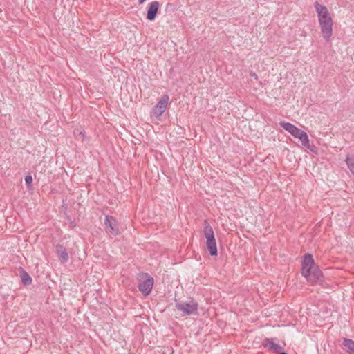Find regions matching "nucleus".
<instances>
[{
    "label": "nucleus",
    "instance_id": "obj_1",
    "mask_svg": "<svg viewBox=\"0 0 354 354\" xmlns=\"http://www.w3.org/2000/svg\"><path fill=\"white\" fill-rule=\"evenodd\" d=\"M314 7L317 15L318 22L323 38L326 42H329L333 35V19L326 6L315 1Z\"/></svg>",
    "mask_w": 354,
    "mask_h": 354
},
{
    "label": "nucleus",
    "instance_id": "obj_2",
    "mask_svg": "<svg viewBox=\"0 0 354 354\" xmlns=\"http://www.w3.org/2000/svg\"><path fill=\"white\" fill-rule=\"evenodd\" d=\"M301 274L312 284L323 281L322 272L319 267L315 264L313 256L310 254L304 255L302 261Z\"/></svg>",
    "mask_w": 354,
    "mask_h": 354
},
{
    "label": "nucleus",
    "instance_id": "obj_3",
    "mask_svg": "<svg viewBox=\"0 0 354 354\" xmlns=\"http://www.w3.org/2000/svg\"><path fill=\"white\" fill-rule=\"evenodd\" d=\"M279 124L281 127H283L286 131L290 133L295 138H298L301 141L303 146L310 149L311 151L313 150L310 148L308 136L304 131L299 129L298 127H297L296 126L290 122H280Z\"/></svg>",
    "mask_w": 354,
    "mask_h": 354
},
{
    "label": "nucleus",
    "instance_id": "obj_4",
    "mask_svg": "<svg viewBox=\"0 0 354 354\" xmlns=\"http://www.w3.org/2000/svg\"><path fill=\"white\" fill-rule=\"evenodd\" d=\"M203 233L206 238V245L212 256L218 254V250L212 227L206 223L203 228Z\"/></svg>",
    "mask_w": 354,
    "mask_h": 354
},
{
    "label": "nucleus",
    "instance_id": "obj_5",
    "mask_svg": "<svg viewBox=\"0 0 354 354\" xmlns=\"http://www.w3.org/2000/svg\"><path fill=\"white\" fill-rule=\"evenodd\" d=\"M176 307L184 315H192L197 313L198 305L197 302L192 300L186 302H177Z\"/></svg>",
    "mask_w": 354,
    "mask_h": 354
},
{
    "label": "nucleus",
    "instance_id": "obj_6",
    "mask_svg": "<svg viewBox=\"0 0 354 354\" xmlns=\"http://www.w3.org/2000/svg\"><path fill=\"white\" fill-rule=\"evenodd\" d=\"M262 346L268 351L279 354H287L283 347L277 344L274 338H266L262 342Z\"/></svg>",
    "mask_w": 354,
    "mask_h": 354
},
{
    "label": "nucleus",
    "instance_id": "obj_7",
    "mask_svg": "<svg viewBox=\"0 0 354 354\" xmlns=\"http://www.w3.org/2000/svg\"><path fill=\"white\" fill-rule=\"evenodd\" d=\"M104 225L106 230L108 233L113 236L119 234V227L117 220L112 216L106 215L104 218Z\"/></svg>",
    "mask_w": 354,
    "mask_h": 354
},
{
    "label": "nucleus",
    "instance_id": "obj_8",
    "mask_svg": "<svg viewBox=\"0 0 354 354\" xmlns=\"http://www.w3.org/2000/svg\"><path fill=\"white\" fill-rule=\"evenodd\" d=\"M153 286V278L147 274L146 278L140 282L138 289L145 296H147L151 292Z\"/></svg>",
    "mask_w": 354,
    "mask_h": 354
},
{
    "label": "nucleus",
    "instance_id": "obj_9",
    "mask_svg": "<svg viewBox=\"0 0 354 354\" xmlns=\"http://www.w3.org/2000/svg\"><path fill=\"white\" fill-rule=\"evenodd\" d=\"M169 99L167 95H164L161 97L160 100L153 109V113L156 116L159 117L165 111Z\"/></svg>",
    "mask_w": 354,
    "mask_h": 354
},
{
    "label": "nucleus",
    "instance_id": "obj_10",
    "mask_svg": "<svg viewBox=\"0 0 354 354\" xmlns=\"http://www.w3.org/2000/svg\"><path fill=\"white\" fill-rule=\"evenodd\" d=\"M160 3L157 1H152L147 12V19L149 21H153L156 17Z\"/></svg>",
    "mask_w": 354,
    "mask_h": 354
},
{
    "label": "nucleus",
    "instance_id": "obj_11",
    "mask_svg": "<svg viewBox=\"0 0 354 354\" xmlns=\"http://www.w3.org/2000/svg\"><path fill=\"white\" fill-rule=\"evenodd\" d=\"M343 344L349 354H354V341L351 339H344Z\"/></svg>",
    "mask_w": 354,
    "mask_h": 354
},
{
    "label": "nucleus",
    "instance_id": "obj_12",
    "mask_svg": "<svg viewBox=\"0 0 354 354\" xmlns=\"http://www.w3.org/2000/svg\"><path fill=\"white\" fill-rule=\"evenodd\" d=\"M57 250L59 257L61 259L62 263H66L68 259V254L66 250L63 247L59 246L57 248Z\"/></svg>",
    "mask_w": 354,
    "mask_h": 354
},
{
    "label": "nucleus",
    "instance_id": "obj_13",
    "mask_svg": "<svg viewBox=\"0 0 354 354\" xmlns=\"http://www.w3.org/2000/svg\"><path fill=\"white\" fill-rule=\"evenodd\" d=\"M346 163L350 171L354 176V156H347L346 158Z\"/></svg>",
    "mask_w": 354,
    "mask_h": 354
},
{
    "label": "nucleus",
    "instance_id": "obj_14",
    "mask_svg": "<svg viewBox=\"0 0 354 354\" xmlns=\"http://www.w3.org/2000/svg\"><path fill=\"white\" fill-rule=\"evenodd\" d=\"M21 281L24 285H30L32 283V279L30 275L25 271L21 274Z\"/></svg>",
    "mask_w": 354,
    "mask_h": 354
},
{
    "label": "nucleus",
    "instance_id": "obj_15",
    "mask_svg": "<svg viewBox=\"0 0 354 354\" xmlns=\"http://www.w3.org/2000/svg\"><path fill=\"white\" fill-rule=\"evenodd\" d=\"M25 183L27 185V187L30 189L32 187V177L31 175H27L25 176Z\"/></svg>",
    "mask_w": 354,
    "mask_h": 354
},
{
    "label": "nucleus",
    "instance_id": "obj_16",
    "mask_svg": "<svg viewBox=\"0 0 354 354\" xmlns=\"http://www.w3.org/2000/svg\"><path fill=\"white\" fill-rule=\"evenodd\" d=\"M250 75L251 77H252L254 80H258V76L255 73H250Z\"/></svg>",
    "mask_w": 354,
    "mask_h": 354
},
{
    "label": "nucleus",
    "instance_id": "obj_17",
    "mask_svg": "<svg viewBox=\"0 0 354 354\" xmlns=\"http://www.w3.org/2000/svg\"><path fill=\"white\" fill-rule=\"evenodd\" d=\"M76 225L75 223L73 221H70V227L71 228L75 227Z\"/></svg>",
    "mask_w": 354,
    "mask_h": 354
},
{
    "label": "nucleus",
    "instance_id": "obj_18",
    "mask_svg": "<svg viewBox=\"0 0 354 354\" xmlns=\"http://www.w3.org/2000/svg\"><path fill=\"white\" fill-rule=\"evenodd\" d=\"M79 134H80V135H81V136H82V140H85V138H86V136H85L84 132H83V131H80Z\"/></svg>",
    "mask_w": 354,
    "mask_h": 354
},
{
    "label": "nucleus",
    "instance_id": "obj_19",
    "mask_svg": "<svg viewBox=\"0 0 354 354\" xmlns=\"http://www.w3.org/2000/svg\"><path fill=\"white\" fill-rule=\"evenodd\" d=\"M146 0H138V3L140 4H142V3H144Z\"/></svg>",
    "mask_w": 354,
    "mask_h": 354
}]
</instances>
